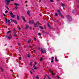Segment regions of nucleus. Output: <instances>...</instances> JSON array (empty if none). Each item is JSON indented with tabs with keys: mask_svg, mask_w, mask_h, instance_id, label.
Returning a JSON list of instances; mask_svg holds the SVG:
<instances>
[{
	"mask_svg": "<svg viewBox=\"0 0 79 79\" xmlns=\"http://www.w3.org/2000/svg\"><path fill=\"white\" fill-rule=\"evenodd\" d=\"M39 25V22L37 21L36 23H34L33 25L35 27H38Z\"/></svg>",
	"mask_w": 79,
	"mask_h": 79,
	"instance_id": "obj_1",
	"label": "nucleus"
},
{
	"mask_svg": "<svg viewBox=\"0 0 79 79\" xmlns=\"http://www.w3.org/2000/svg\"><path fill=\"white\" fill-rule=\"evenodd\" d=\"M14 5H15V8L16 10H18V9L19 8V7H18V6H19V4H18L17 3H15Z\"/></svg>",
	"mask_w": 79,
	"mask_h": 79,
	"instance_id": "obj_2",
	"label": "nucleus"
},
{
	"mask_svg": "<svg viewBox=\"0 0 79 79\" xmlns=\"http://www.w3.org/2000/svg\"><path fill=\"white\" fill-rule=\"evenodd\" d=\"M41 54H42V53H46V52H45V50L44 49H41Z\"/></svg>",
	"mask_w": 79,
	"mask_h": 79,
	"instance_id": "obj_3",
	"label": "nucleus"
},
{
	"mask_svg": "<svg viewBox=\"0 0 79 79\" xmlns=\"http://www.w3.org/2000/svg\"><path fill=\"white\" fill-rule=\"evenodd\" d=\"M34 20H30L29 21V23L30 24H34Z\"/></svg>",
	"mask_w": 79,
	"mask_h": 79,
	"instance_id": "obj_4",
	"label": "nucleus"
},
{
	"mask_svg": "<svg viewBox=\"0 0 79 79\" xmlns=\"http://www.w3.org/2000/svg\"><path fill=\"white\" fill-rule=\"evenodd\" d=\"M6 21V24L7 23H8L9 24L10 23V20H8V19H5Z\"/></svg>",
	"mask_w": 79,
	"mask_h": 79,
	"instance_id": "obj_5",
	"label": "nucleus"
},
{
	"mask_svg": "<svg viewBox=\"0 0 79 79\" xmlns=\"http://www.w3.org/2000/svg\"><path fill=\"white\" fill-rule=\"evenodd\" d=\"M6 37H8V39H9L10 40L12 38V36H11V35H10L9 36H6Z\"/></svg>",
	"mask_w": 79,
	"mask_h": 79,
	"instance_id": "obj_6",
	"label": "nucleus"
},
{
	"mask_svg": "<svg viewBox=\"0 0 79 79\" xmlns=\"http://www.w3.org/2000/svg\"><path fill=\"white\" fill-rule=\"evenodd\" d=\"M57 12L58 13V14L60 16L61 15V12H60V10H58L57 11Z\"/></svg>",
	"mask_w": 79,
	"mask_h": 79,
	"instance_id": "obj_7",
	"label": "nucleus"
},
{
	"mask_svg": "<svg viewBox=\"0 0 79 79\" xmlns=\"http://www.w3.org/2000/svg\"><path fill=\"white\" fill-rule=\"evenodd\" d=\"M25 26H26L25 29H27L29 28V26L28 25H27V24L25 25Z\"/></svg>",
	"mask_w": 79,
	"mask_h": 79,
	"instance_id": "obj_8",
	"label": "nucleus"
},
{
	"mask_svg": "<svg viewBox=\"0 0 79 79\" xmlns=\"http://www.w3.org/2000/svg\"><path fill=\"white\" fill-rule=\"evenodd\" d=\"M21 18L23 19V21H26V20H25V18H24V16H22L21 17Z\"/></svg>",
	"mask_w": 79,
	"mask_h": 79,
	"instance_id": "obj_9",
	"label": "nucleus"
},
{
	"mask_svg": "<svg viewBox=\"0 0 79 79\" xmlns=\"http://www.w3.org/2000/svg\"><path fill=\"white\" fill-rule=\"evenodd\" d=\"M27 13L29 16H30V11L29 10L27 11Z\"/></svg>",
	"mask_w": 79,
	"mask_h": 79,
	"instance_id": "obj_10",
	"label": "nucleus"
},
{
	"mask_svg": "<svg viewBox=\"0 0 79 79\" xmlns=\"http://www.w3.org/2000/svg\"><path fill=\"white\" fill-rule=\"evenodd\" d=\"M11 18H15V15H11Z\"/></svg>",
	"mask_w": 79,
	"mask_h": 79,
	"instance_id": "obj_11",
	"label": "nucleus"
},
{
	"mask_svg": "<svg viewBox=\"0 0 79 79\" xmlns=\"http://www.w3.org/2000/svg\"><path fill=\"white\" fill-rule=\"evenodd\" d=\"M61 6H64V4L63 3H61L60 4Z\"/></svg>",
	"mask_w": 79,
	"mask_h": 79,
	"instance_id": "obj_12",
	"label": "nucleus"
},
{
	"mask_svg": "<svg viewBox=\"0 0 79 79\" xmlns=\"http://www.w3.org/2000/svg\"><path fill=\"white\" fill-rule=\"evenodd\" d=\"M17 19H18V20H19V16H18V15L17 16Z\"/></svg>",
	"mask_w": 79,
	"mask_h": 79,
	"instance_id": "obj_13",
	"label": "nucleus"
},
{
	"mask_svg": "<svg viewBox=\"0 0 79 79\" xmlns=\"http://www.w3.org/2000/svg\"><path fill=\"white\" fill-rule=\"evenodd\" d=\"M33 68H34L35 69H37V67L36 66H35V65L33 66Z\"/></svg>",
	"mask_w": 79,
	"mask_h": 79,
	"instance_id": "obj_14",
	"label": "nucleus"
},
{
	"mask_svg": "<svg viewBox=\"0 0 79 79\" xmlns=\"http://www.w3.org/2000/svg\"><path fill=\"white\" fill-rule=\"evenodd\" d=\"M66 17L67 18H71V16H70L69 15H67Z\"/></svg>",
	"mask_w": 79,
	"mask_h": 79,
	"instance_id": "obj_15",
	"label": "nucleus"
},
{
	"mask_svg": "<svg viewBox=\"0 0 79 79\" xmlns=\"http://www.w3.org/2000/svg\"><path fill=\"white\" fill-rule=\"evenodd\" d=\"M55 15L56 16H57L58 15V14L56 13V12H55Z\"/></svg>",
	"mask_w": 79,
	"mask_h": 79,
	"instance_id": "obj_16",
	"label": "nucleus"
},
{
	"mask_svg": "<svg viewBox=\"0 0 79 79\" xmlns=\"http://www.w3.org/2000/svg\"><path fill=\"white\" fill-rule=\"evenodd\" d=\"M13 22L15 23V24H17V22L16 20H13Z\"/></svg>",
	"mask_w": 79,
	"mask_h": 79,
	"instance_id": "obj_17",
	"label": "nucleus"
},
{
	"mask_svg": "<svg viewBox=\"0 0 79 79\" xmlns=\"http://www.w3.org/2000/svg\"><path fill=\"white\" fill-rule=\"evenodd\" d=\"M31 40H30L28 41L27 43H31Z\"/></svg>",
	"mask_w": 79,
	"mask_h": 79,
	"instance_id": "obj_18",
	"label": "nucleus"
},
{
	"mask_svg": "<svg viewBox=\"0 0 79 79\" xmlns=\"http://www.w3.org/2000/svg\"><path fill=\"white\" fill-rule=\"evenodd\" d=\"M10 16H11V15H13V13L12 12L10 11Z\"/></svg>",
	"mask_w": 79,
	"mask_h": 79,
	"instance_id": "obj_19",
	"label": "nucleus"
},
{
	"mask_svg": "<svg viewBox=\"0 0 79 79\" xmlns=\"http://www.w3.org/2000/svg\"><path fill=\"white\" fill-rule=\"evenodd\" d=\"M11 32V30H10L9 31H7V34H9V33H10V32Z\"/></svg>",
	"mask_w": 79,
	"mask_h": 79,
	"instance_id": "obj_20",
	"label": "nucleus"
},
{
	"mask_svg": "<svg viewBox=\"0 0 79 79\" xmlns=\"http://www.w3.org/2000/svg\"><path fill=\"white\" fill-rule=\"evenodd\" d=\"M34 40L35 41V42H36V41H37V40H36V38L34 37Z\"/></svg>",
	"mask_w": 79,
	"mask_h": 79,
	"instance_id": "obj_21",
	"label": "nucleus"
},
{
	"mask_svg": "<svg viewBox=\"0 0 79 79\" xmlns=\"http://www.w3.org/2000/svg\"><path fill=\"white\" fill-rule=\"evenodd\" d=\"M36 79H38L39 78V75H37L36 76Z\"/></svg>",
	"mask_w": 79,
	"mask_h": 79,
	"instance_id": "obj_22",
	"label": "nucleus"
},
{
	"mask_svg": "<svg viewBox=\"0 0 79 79\" xmlns=\"http://www.w3.org/2000/svg\"><path fill=\"white\" fill-rule=\"evenodd\" d=\"M27 56L28 57V58H30L31 56L29 54H28V55Z\"/></svg>",
	"mask_w": 79,
	"mask_h": 79,
	"instance_id": "obj_23",
	"label": "nucleus"
},
{
	"mask_svg": "<svg viewBox=\"0 0 79 79\" xmlns=\"http://www.w3.org/2000/svg\"><path fill=\"white\" fill-rule=\"evenodd\" d=\"M55 60L56 61H58V60H57V58L56 57L55 58Z\"/></svg>",
	"mask_w": 79,
	"mask_h": 79,
	"instance_id": "obj_24",
	"label": "nucleus"
},
{
	"mask_svg": "<svg viewBox=\"0 0 79 79\" xmlns=\"http://www.w3.org/2000/svg\"><path fill=\"white\" fill-rule=\"evenodd\" d=\"M40 27L41 29H44V28L42 26H40Z\"/></svg>",
	"mask_w": 79,
	"mask_h": 79,
	"instance_id": "obj_25",
	"label": "nucleus"
},
{
	"mask_svg": "<svg viewBox=\"0 0 79 79\" xmlns=\"http://www.w3.org/2000/svg\"><path fill=\"white\" fill-rule=\"evenodd\" d=\"M60 16H61V18H64V16H63V15H60Z\"/></svg>",
	"mask_w": 79,
	"mask_h": 79,
	"instance_id": "obj_26",
	"label": "nucleus"
},
{
	"mask_svg": "<svg viewBox=\"0 0 79 79\" xmlns=\"http://www.w3.org/2000/svg\"><path fill=\"white\" fill-rule=\"evenodd\" d=\"M57 77L58 79H60V76L58 75H57Z\"/></svg>",
	"mask_w": 79,
	"mask_h": 79,
	"instance_id": "obj_27",
	"label": "nucleus"
},
{
	"mask_svg": "<svg viewBox=\"0 0 79 79\" xmlns=\"http://www.w3.org/2000/svg\"><path fill=\"white\" fill-rule=\"evenodd\" d=\"M38 35L40 36V35H41V33H38Z\"/></svg>",
	"mask_w": 79,
	"mask_h": 79,
	"instance_id": "obj_28",
	"label": "nucleus"
},
{
	"mask_svg": "<svg viewBox=\"0 0 79 79\" xmlns=\"http://www.w3.org/2000/svg\"><path fill=\"white\" fill-rule=\"evenodd\" d=\"M47 77H48V79H51V78H50V77H49V76H48L47 75Z\"/></svg>",
	"mask_w": 79,
	"mask_h": 79,
	"instance_id": "obj_29",
	"label": "nucleus"
},
{
	"mask_svg": "<svg viewBox=\"0 0 79 79\" xmlns=\"http://www.w3.org/2000/svg\"><path fill=\"white\" fill-rule=\"evenodd\" d=\"M40 61H42L43 60V59L42 58H41L40 60Z\"/></svg>",
	"mask_w": 79,
	"mask_h": 79,
	"instance_id": "obj_30",
	"label": "nucleus"
},
{
	"mask_svg": "<svg viewBox=\"0 0 79 79\" xmlns=\"http://www.w3.org/2000/svg\"><path fill=\"white\" fill-rule=\"evenodd\" d=\"M7 2H8V3H10V0H8L7 1Z\"/></svg>",
	"mask_w": 79,
	"mask_h": 79,
	"instance_id": "obj_31",
	"label": "nucleus"
},
{
	"mask_svg": "<svg viewBox=\"0 0 79 79\" xmlns=\"http://www.w3.org/2000/svg\"><path fill=\"white\" fill-rule=\"evenodd\" d=\"M54 59V57H52V60H53Z\"/></svg>",
	"mask_w": 79,
	"mask_h": 79,
	"instance_id": "obj_32",
	"label": "nucleus"
},
{
	"mask_svg": "<svg viewBox=\"0 0 79 79\" xmlns=\"http://www.w3.org/2000/svg\"><path fill=\"white\" fill-rule=\"evenodd\" d=\"M14 32H16V29H15V28H14Z\"/></svg>",
	"mask_w": 79,
	"mask_h": 79,
	"instance_id": "obj_33",
	"label": "nucleus"
},
{
	"mask_svg": "<svg viewBox=\"0 0 79 79\" xmlns=\"http://www.w3.org/2000/svg\"><path fill=\"white\" fill-rule=\"evenodd\" d=\"M6 6V8H7V9L8 10H9V8H8V6Z\"/></svg>",
	"mask_w": 79,
	"mask_h": 79,
	"instance_id": "obj_34",
	"label": "nucleus"
},
{
	"mask_svg": "<svg viewBox=\"0 0 79 79\" xmlns=\"http://www.w3.org/2000/svg\"><path fill=\"white\" fill-rule=\"evenodd\" d=\"M14 34L16 35V31H14Z\"/></svg>",
	"mask_w": 79,
	"mask_h": 79,
	"instance_id": "obj_35",
	"label": "nucleus"
},
{
	"mask_svg": "<svg viewBox=\"0 0 79 79\" xmlns=\"http://www.w3.org/2000/svg\"><path fill=\"white\" fill-rule=\"evenodd\" d=\"M50 2H53V0H50Z\"/></svg>",
	"mask_w": 79,
	"mask_h": 79,
	"instance_id": "obj_36",
	"label": "nucleus"
},
{
	"mask_svg": "<svg viewBox=\"0 0 79 79\" xmlns=\"http://www.w3.org/2000/svg\"><path fill=\"white\" fill-rule=\"evenodd\" d=\"M18 44L19 45V46H20V45H21V44L20 43H18Z\"/></svg>",
	"mask_w": 79,
	"mask_h": 79,
	"instance_id": "obj_37",
	"label": "nucleus"
},
{
	"mask_svg": "<svg viewBox=\"0 0 79 79\" xmlns=\"http://www.w3.org/2000/svg\"><path fill=\"white\" fill-rule=\"evenodd\" d=\"M52 75H55V73H52Z\"/></svg>",
	"mask_w": 79,
	"mask_h": 79,
	"instance_id": "obj_38",
	"label": "nucleus"
},
{
	"mask_svg": "<svg viewBox=\"0 0 79 79\" xmlns=\"http://www.w3.org/2000/svg\"><path fill=\"white\" fill-rule=\"evenodd\" d=\"M8 12V10H6V11H5V13H7Z\"/></svg>",
	"mask_w": 79,
	"mask_h": 79,
	"instance_id": "obj_39",
	"label": "nucleus"
},
{
	"mask_svg": "<svg viewBox=\"0 0 79 79\" xmlns=\"http://www.w3.org/2000/svg\"><path fill=\"white\" fill-rule=\"evenodd\" d=\"M49 71H50V73H51V69H49Z\"/></svg>",
	"mask_w": 79,
	"mask_h": 79,
	"instance_id": "obj_40",
	"label": "nucleus"
},
{
	"mask_svg": "<svg viewBox=\"0 0 79 79\" xmlns=\"http://www.w3.org/2000/svg\"><path fill=\"white\" fill-rule=\"evenodd\" d=\"M6 4L7 5H9V3H6Z\"/></svg>",
	"mask_w": 79,
	"mask_h": 79,
	"instance_id": "obj_41",
	"label": "nucleus"
},
{
	"mask_svg": "<svg viewBox=\"0 0 79 79\" xmlns=\"http://www.w3.org/2000/svg\"><path fill=\"white\" fill-rule=\"evenodd\" d=\"M21 57H19V59L20 60H21Z\"/></svg>",
	"mask_w": 79,
	"mask_h": 79,
	"instance_id": "obj_42",
	"label": "nucleus"
},
{
	"mask_svg": "<svg viewBox=\"0 0 79 79\" xmlns=\"http://www.w3.org/2000/svg\"><path fill=\"white\" fill-rule=\"evenodd\" d=\"M19 30H21V28H20V27H19Z\"/></svg>",
	"mask_w": 79,
	"mask_h": 79,
	"instance_id": "obj_43",
	"label": "nucleus"
},
{
	"mask_svg": "<svg viewBox=\"0 0 79 79\" xmlns=\"http://www.w3.org/2000/svg\"><path fill=\"white\" fill-rule=\"evenodd\" d=\"M35 64L36 65V64H37V62H35Z\"/></svg>",
	"mask_w": 79,
	"mask_h": 79,
	"instance_id": "obj_44",
	"label": "nucleus"
},
{
	"mask_svg": "<svg viewBox=\"0 0 79 79\" xmlns=\"http://www.w3.org/2000/svg\"><path fill=\"white\" fill-rule=\"evenodd\" d=\"M3 15H4V16H5V14L4 13H3Z\"/></svg>",
	"mask_w": 79,
	"mask_h": 79,
	"instance_id": "obj_45",
	"label": "nucleus"
},
{
	"mask_svg": "<svg viewBox=\"0 0 79 79\" xmlns=\"http://www.w3.org/2000/svg\"><path fill=\"white\" fill-rule=\"evenodd\" d=\"M48 27H50V24H48Z\"/></svg>",
	"mask_w": 79,
	"mask_h": 79,
	"instance_id": "obj_46",
	"label": "nucleus"
},
{
	"mask_svg": "<svg viewBox=\"0 0 79 79\" xmlns=\"http://www.w3.org/2000/svg\"><path fill=\"white\" fill-rule=\"evenodd\" d=\"M31 29H32V27H30V30H31Z\"/></svg>",
	"mask_w": 79,
	"mask_h": 79,
	"instance_id": "obj_47",
	"label": "nucleus"
},
{
	"mask_svg": "<svg viewBox=\"0 0 79 79\" xmlns=\"http://www.w3.org/2000/svg\"><path fill=\"white\" fill-rule=\"evenodd\" d=\"M25 3H27V1H25Z\"/></svg>",
	"mask_w": 79,
	"mask_h": 79,
	"instance_id": "obj_48",
	"label": "nucleus"
},
{
	"mask_svg": "<svg viewBox=\"0 0 79 79\" xmlns=\"http://www.w3.org/2000/svg\"><path fill=\"white\" fill-rule=\"evenodd\" d=\"M51 63H53V60H51Z\"/></svg>",
	"mask_w": 79,
	"mask_h": 79,
	"instance_id": "obj_49",
	"label": "nucleus"
},
{
	"mask_svg": "<svg viewBox=\"0 0 79 79\" xmlns=\"http://www.w3.org/2000/svg\"><path fill=\"white\" fill-rule=\"evenodd\" d=\"M30 65H31V66H32V62H31Z\"/></svg>",
	"mask_w": 79,
	"mask_h": 79,
	"instance_id": "obj_50",
	"label": "nucleus"
},
{
	"mask_svg": "<svg viewBox=\"0 0 79 79\" xmlns=\"http://www.w3.org/2000/svg\"><path fill=\"white\" fill-rule=\"evenodd\" d=\"M11 2H13L14 1V0H11Z\"/></svg>",
	"mask_w": 79,
	"mask_h": 79,
	"instance_id": "obj_51",
	"label": "nucleus"
},
{
	"mask_svg": "<svg viewBox=\"0 0 79 79\" xmlns=\"http://www.w3.org/2000/svg\"><path fill=\"white\" fill-rule=\"evenodd\" d=\"M30 72H31V74H32V72L30 71Z\"/></svg>",
	"mask_w": 79,
	"mask_h": 79,
	"instance_id": "obj_52",
	"label": "nucleus"
},
{
	"mask_svg": "<svg viewBox=\"0 0 79 79\" xmlns=\"http://www.w3.org/2000/svg\"><path fill=\"white\" fill-rule=\"evenodd\" d=\"M10 71H11L12 72H13V70H10Z\"/></svg>",
	"mask_w": 79,
	"mask_h": 79,
	"instance_id": "obj_53",
	"label": "nucleus"
},
{
	"mask_svg": "<svg viewBox=\"0 0 79 79\" xmlns=\"http://www.w3.org/2000/svg\"><path fill=\"white\" fill-rule=\"evenodd\" d=\"M26 6L27 7V5H26Z\"/></svg>",
	"mask_w": 79,
	"mask_h": 79,
	"instance_id": "obj_54",
	"label": "nucleus"
},
{
	"mask_svg": "<svg viewBox=\"0 0 79 79\" xmlns=\"http://www.w3.org/2000/svg\"><path fill=\"white\" fill-rule=\"evenodd\" d=\"M1 70H2V71H3V69H1Z\"/></svg>",
	"mask_w": 79,
	"mask_h": 79,
	"instance_id": "obj_55",
	"label": "nucleus"
},
{
	"mask_svg": "<svg viewBox=\"0 0 79 79\" xmlns=\"http://www.w3.org/2000/svg\"><path fill=\"white\" fill-rule=\"evenodd\" d=\"M33 30H34V28H33Z\"/></svg>",
	"mask_w": 79,
	"mask_h": 79,
	"instance_id": "obj_56",
	"label": "nucleus"
},
{
	"mask_svg": "<svg viewBox=\"0 0 79 79\" xmlns=\"http://www.w3.org/2000/svg\"><path fill=\"white\" fill-rule=\"evenodd\" d=\"M15 35H15V34H14V37H15Z\"/></svg>",
	"mask_w": 79,
	"mask_h": 79,
	"instance_id": "obj_57",
	"label": "nucleus"
},
{
	"mask_svg": "<svg viewBox=\"0 0 79 79\" xmlns=\"http://www.w3.org/2000/svg\"><path fill=\"white\" fill-rule=\"evenodd\" d=\"M0 69H2V67L0 68Z\"/></svg>",
	"mask_w": 79,
	"mask_h": 79,
	"instance_id": "obj_58",
	"label": "nucleus"
},
{
	"mask_svg": "<svg viewBox=\"0 0 79 79\" xmlns=\"http://www.w3.org/2000/svg\"><path fill=\"white\" fill-rule=\"evenodd\" d=\"M33 52H35V50H34Z\"/></svg>",
	"mask_w": 79,
	"mask_h": 79,
	"instance_id": "obj_59",
	"label": "nucleus"
},
{
	"mask_svg": "<svg viewBox=\"0 0 79 79\" xmlns=\"http://www.w3.org/2000/svg\"><path fill=\"white\" fill-rule=\"evenodd\" d=\"M13 10H15V8H14Z\"/></svg>",
	"mask_w": 79,
	"mask_h": 79,
	"instance_id": "obj_60",
	"label": "nucleus"
},
{
	"mask_svg": "<svg viewBox=\"0 0 79 79\" xmlns=\"http://www.w3.org/2000/svg\"><path fill=\"white\" fill-rule=\"evenodd\" d=\"M10 20H12V19H10Z\"/></svg>",
	"mask_w": 79,
	"mask_h": 79,
	"instance_id": "obj_61",
	"label": "nucleus"
},
{
	"mask_svg": "<svg viewBox=\"0 0 79 79\" xmlns=\"http://www.w3.org/2000/svg\"><path fill=\"white\" fill-rule=\"evenodd\" d=\"M33 71H34V72H35V71H34V70H33Z\"/></svg>",
	"mask_w": 79,
	"mask_h": 79,
	"instance_id": "obj_62",
	"label": "nucleus"
},
{
	"mask_svg": "<svg viewBox=\"0 0 79 79\" xmlns=\"http://www.w3.org/2000/svg\"><path fill=\"white\" fill-rule=\"evenodd\" d=\"M57 0L58 1H59V0Z\"/></svg>",
	"mask_w": 79,
	"mask_h": 79,
	"instance_id": "obj_63",
	"label": "nucleus"
},
{
	"mask_svg": "<svg viewBox=\"0 0 79 79\" xmlns=\"http://www.w3.org/2000/svg\"><path fill=\"white\" fill-rule=\"evenodd\" d=\"M43 32H44V31H43Z\"/></svg>",
	"mask_w": 79,
	"mask_h": 79,
	"instance_id": "obj_64",
	"label": "nucleus"
}]
</instances>
